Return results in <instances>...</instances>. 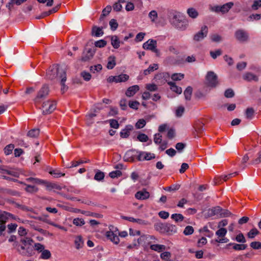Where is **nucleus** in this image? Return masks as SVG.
Returning a JSON list of instances; mask_svg holds the SVG:
<instances>
[{
  "mask_svg": "<svg viewBox=\"0 0 261 261\" xmlns=\"http://www.w3.org/2000/svg\"><path fill=\"white\" fill-rule=\"evenodd\" d=\"M118 230L117 228H115V230H112L110 229V230L107 231L106 233V238L115 244H118L120 241L118 236Z\"/></svg>",
  "mask_w": 261,
  "mask_h": 261,
  "instance_id": "obj_6",
  "label": "nucleus"
},
{
  "mask_svg": "<svg viewBox=\"0 0 261 261\" xmlns=\"http://www.w3.org/2000/svg\"><path fill=\"white\" fill-rule=\"evenodd\" d=\"M146 124V121L143 119H139L136 123L135 126L137 129L143 128Z\"/></svg>",
  "mask_w": 261,
  "mask_h": 261,
  "instance_id": "obj_51",
  "label": "nucleus"
},
{
  "mask_svg": "<svg viewBox=\"0 0 261 261\" xmlns=\"http://www.w3.org/2000/svg\"><path fill=\"white\" fill-rule=\"evenodd\" d=\"M102 29L99 27H94L92 29V34L96 37H99L103 35Z\"/></svg>",
  "mask_w": 261,
  "mask_h": 261,
  "instance_id": "obj_29",
  "label": "nucleus"
},
{
  "mask_svg": "<svg viewBox=\"0 0 261 261\" xmlns=\"http://www.w3.org/2000/svg\"><path fill=\"white\" fill-rule=\"evenodd\" d=\"M104 173L101 171H98L94 176V179L97 181H101L104 178Z\"/></svg>",
  "mask_w": 261,
  "mask_h": 261,
  "instance_id": "obj_48",
  "label": "nucleus"
},
{
  "mask_svg": "<svg viewBox=\"0 0 261 261\" xmlns=\"http://www.w3.org/2000/svg\"><path fill=\"white\" fill-rule=\"evenodd\" d=\"M148 17L150 19L151 21L154 22L158 18V13L156 11H151L148 14Z\"/></svg>",
  "mask_w": 261,
  "mask_h": 261,
  "instance_id": "obj_46",
  "label": "nucleus"
},
{
  "mask_svg": "<svg viewBox=\"0 0 261 261\" xmlns=\"http://www.w3.org/2000/svg\"><path fill=\"white\" fill-rule=\"evenodd\" d=\"M138 155L135 151L128 150L125 153L123 159L126 162H133L138 160Z\"/></svg>",
  "mask_w": 261,
  "mask_h": 261,
  "instance_id": "obj_9",
  "label": "nucleus"
},
{
  "mask_svg": "<svg viewBox=\"0 0 261 261\" xmlns=\"http://www.w3.org/2000/svg\"><path fill=\"white\" fill-rule=\"evenodd\" d=\"M140 89L138 85H134L128 88L125 92V95L127 97L133 96Z\"/></svg>",
  "mask_w": 261,
  "mask_h": 261,
  "instance_id": "obj_14",
  "label": "nucleus"
},
{
  "mask_svg": "<svg viewBox=\"0 0 261 261\" xmlns=\"http://www.w3.org/2000/svg\"><path fill=\"white\" fill-rule=\"evenodd\" d=\"M73 224L77 226H82L85 224L83 219L76 218L73 220Z\"/></svg>",
  "mask_w": 261,
  "mask_h": 261,
  "instance_id": "obj_38",
  "label": "nucleus"
},
{
  "mask_svg": "<svg viewBox=\"0 0 261 261\" xmlns=\"http://www.w3.org/2000/svg\"><path fill=\"white\" fill-rule=\"evenodd\" d=\"M258 233L259 231L256 228H253L248 232L247 236L249 238L253 239Z\"/></svg>",
  "mask_w": 261,
  "mask_h": 261,
  "instance_id": "obj_42",
  "label": "nucleus"
},
{
  "mask_svg": "<svg viewBox=\"0 0 261 261\" xmlns=\"http://www.w3.org/2000/svg\"><path fill=\"white\" fill-rule=\"evenodd\" d=\"M90 69L93 73L98 72L102 69V66L101 64H97L94 66H91Z\"/></svg>",
  "mask_w": 261,
  "mask_h": 261,
  "instance_id": "obj_56",
  "label": "nucleus"
},
{
  "mask_svg": "<svg viewBox=\"0 0 261 261\" xmlns=\"http://www.w3.org/2000/svg\"><path fill=\"white\" fill-rule=\"evenodd\" d=\"M3 173L11 175L14 177H18L19 175V172L17 170H5L3 169Z\"/></svg>",
  "mask_w": 261,
  "mask_h": 261,
  "instance_id": "obj_28",
  "label": "nucleus"
},
{
  "mask_svg": "<svg viewBox=\"0 0 261 261\" xmlns=\"http://www.w3.org/2000/svg\"><path fill=\"white\" fill-rule=\"evenodd\" d=\"M49 92V88L47 85H44L38 91V94L34 99V102L38 106L41 102V99L45 97Z\"/></svg>",
  "mask_w": 261,
  "mask_h": 261,
  "instance_id": "obj_3",
  "label": "nucleus"
},
{
  "mask_svg": "<svg viewBox=\"0 0 261 261\" xmlns=\"http://www.w3.org/2000/svg\"><path fill=\"white\" fill-rule=\"evenodd\" d=\"M260 7L261 0H255L253 2V4L252 5L251 8L253 10H256Z\"/></svg>",
  "mask_w": 261,
  "mask_h": 261,
  "instance_id": "obj_61",
  "label": "nucleus"
},
{
  "mask_svg": "<svg viewBox=\"0 0 261 261\" xmlns=\"http://www.w3.org/2000/svg\"><path fill=\"white\" fill-rule=\"evenodd\" d=\"M116 65L115 57L110 56L108 58V61L107 67L109 69H112Z\"/></svg>",
  "mask_w": 261,
  "mask_h": 261,
  "instance_id": "obj_23",
  "label": "nucleus"
},
{
  "mask_svg": "<svg viewBox=\"0 0 261 261\" xmlns=\"http://www.w3.org/2000/svg\"><path fill=\"white\" fill-rule=\"evenodd\" d=\"M46 76L49 80H54L57 77L61 79V91L64 92L67 90V87L65 85L66 81V72L62 69H60L57 65H53L46 73Z\"/></svg>",
  "mask_w": 261,
  "mask_h": 261,
  "instance_id": "obj_1",
  "label": "nucleus"
},
{
  "mask_svg": "<svg viewBox=\"0 0 261 261\" xmlns=\"http://www.w3.org/2000/svg\"><path fill=\"white\" fill-rule=\"evenodd\" d=\"M158 69V65L157 64H153L152 65H150L149 67L144 70V74L145 75H148L150 74L151 72L157 70Z\"/></svg>",
  "mask_w": 261,
  "mask_h": 261,
  "instance_id": "obj_27",
  "label": "nucleus"
},
{
  "mask_svg": "<svg viewBox=\"0 0 261 261\" xmlns=\"http://www.w3.org/2000/svg\"><path fill=\"white\" fill-rule=\"evenodd\" d=\"M171 218L176 222L182 221L184 219V217L180 214H173Z\"/></svg>",
  "mask_w": 261,
  "mask_h": 261,
  "instance_id": "obj_35",
  "label": "nucleus"
},
{
  "mask_svg": "<svg viewBox=\"0 0 261 261\" xmlns=\"http://www.w3.org/2000/svg\"><path fill=\"white\" fill-rule=\"evenodd\" d=\"M208 32V29L206 26L201 28L200 32L195 35L194 40L197 41H200L206 36Z\"/></svg>",
  "mask_w": 261,
  "mask_h": 261,
  "instance_id": "obj_10",
  "label": "nucleus"
},
{
  "mask_svg": "<svg viewBox=\"0 0 261 261\" xmlns=\"http://www.w3.org/2000/svg\"><path fill=\"white\" fill-rule=\"evenodd\" d=\"M149 193L145 190L137 192L135 194V197L138 199L145 200L149 197Z\"/></svg>",
  "mask_w": 261,
  "mask_h": 261,
  "instance_id": "obj_15",
  "label": "nucleus"
},
{
  "mask_svg": "<svg viewBox=\"0 0 261 261\" xmlns=\"http://www.w3.org/2000/svg\"><path fill=\"white\" fill-rule=\"evenodd\" d=\"M184 111H185V108L183 107H182V106L178 107L175 111L176 116H177L178 117H181Z\"/></svg>",
  "mask_w": 261,
  "mask_h": 261,
  "instance_id": "obj_58",
  "label": "nucleus"
},
{
  "mask_svg": "<svg viewBox=\"0 0 261 261\" xmlns=\"http://www.w3.org/2000/svg\"><path fill=\"white\" fill-rule=\"evenodd\" d=\"M56 108V103L53 100L44 101L42 105V113L44 115L53 112Z\"/></svg>",
  "mask_w": 261,
  "mask_h": 261,
  "instance_id": "obj_2",
  "label": "nucleus"
},
{
  "mask_svg": "<svg viewBox=\"0 0 261 261\" xmlns=\"http://www.w3.org/2000/svg\"><path fill=\"white\" fill-rule=\"evenodd\" d=\"M14 148V145L12 144L7 145L4 148V152L6 155H9Z\"/></svg>",
  "mask_w": 261,
  "mask_h": 261,
  "instance_id": "obj_37",
  "label": "nucleus"
},
{
  "mask_svg": "<svg viewBox=\"0 0 261 261\" xmlns=\"http://www.w3.org/2000/svg\"><path fill=\"white\" fill-rule=\"evenodd\" d=\"M194 232V228L191 226H187L184 229V234L186 236L192 234Z\"/></svg>",
  "mask_w": 261,
  "mask_h": 261,
  "instance_id": "obj_52",
  "label": "nucleus"
},
{
  "mask_svg": "<svg viewBox=\"0 0 261 261\" xmlns=\"http://www.w3.org/2000/svg\"><path fill=\"white\" fill-rule=\"evenodd\" d=\"M226 233L227 230L226 228H221L216 231V234L219 238H224L226 234Z\"/></svg>",
  "mask_w": 261,
  "mask_h": 261,
  "instance_id": "obj_41",
  "label": "nucleus"
},
{
  "mask_svg": "<svg viewBox=\"0 0 261 261\" xmlns=\"http://www.w3.org/2000/svg\"><path fill=\"white\" fill-rule=\"evenodd\" d=\"M233 6V3L232 2H229L221 6L219 9V10L223 13H226Z\"/></svg>",
  "mask_w": 261,
  "mask_h": 261,
  "instance_id": "obj_22",
  "label": "nucleus"
},
{
  "mask_svg": "<svg viewBox=\"0 0 261 261\" xmlns=\"http://www.w3.org/2000/svg\"><path fill=\"white\" fill-rule=\"evenodd\" d=\"M236 38L240 42H244L247 40L248 34L243 30H239L235 33Z\"/></svg>",
  "mask_w": 261,
  "mask_h": 261,
  "instance_id": "obj_12",
  "label": "nucleus"
},
{
  "mask_svg": "<svg viewBox=\"0 0 261 261\" xmlns=\"http://www.w3.org/2000/svg\"><path fill=\"white\" fill-rule=\"evenodd\" d=\"M81 75L86 81H89L91 78L90 73L85 71L81 73Z\"/></svg>",
  "mask_w": 261,
  "mask_h": 261,
  "instance_id": "obj_59",
  "label": "nucleus"
},
{
  "mask_svg": "<svg viewBox=\"0 0 261 261\" xmlns=\"http://www.w3.org/2000/svg\"><path fill=\"white\" fill-rule=\"evenodd\" d=\"M221 208L219 206L213 207L209 210V212L211 215L214 216L217 215L220 213Z\"/></svg>",
  "mask_w": 261,
  "mask_h": 261,
  "instance_id": "obj_39",
  "label": "nucleus"
},
{
  "mask_svg": "<svg viewBox=\"0 0 261 261\" xmlns=\"http://www.w3.org/2000/svg\"><path fill=\"white\" fill-rule=\"evenodd\" d=\"M247 247L245 244H235L233 246V248L236 250H245Z\"/></svg>",
  "mask_w": 261,
  "mask_h": 261,
  "instance_id": "obj_60",
  "label": "nucleus"
},
{
  "mask_svg": "<svg viewBox=\"0 0 261 261\" xmlns=\"http://www.w3.org/2000/svg\"><path fill=\"white\" fill-rule=\"evenodd\" d=\"M145 88L149 91L154 92L158 90V86L154 84H147L145 86Z\"/></svg>",
  "mask_w": 261,
  "mask_h": 261,
  "instance_id": "obj_45",
  "label": "nucleus"
},
{
  "mask_svg": "<svg viewBox=\"0 0 261 261\" xmlns=\"http://www.w3.org/2000/svg\"><path fill=\"white\" fill-rule=\"evenodd\" d=\"M192 93V88L188 87L184 91V95L186 100H190Z\"/></svg>",
  "mask_w": 261,
  "mask_h": 261,
  "instance_id": "obj_32",
  "label": "nucleus"
},
{
  "mask_svg": "<svg viewBox=\"0 0 261 261\" xmlns=\"http://www.w3.org/2000/svg\"><path fill=\"white\" fill-rule=\"evenodd\" d=\"M155 158V154L149 152H142L138 154V160H150Z\"/></svg>",
  "mask_w": 261,
  "mask_h": 261,
  "instance_id": "obj_13",
  "label": "nucleus"
},
{
  "mask_svg": "<svg viewBox=\"0 0 261 261\" xmlns=\"http://www.w3.org/2000/svg\"><path fill=\"white\" fill-rule=\"evenodd\" d=\"M182 20V17L180 15V14L176 13L174 15L172 19H171V22L172 24L175 26L176 25V22L178 23Z\"/></svg>",
  "mask_w": 261,
  "mask_h": 261,
  "instance_id": "obj_31",
  "label": "nucleus"
},
{
  "mask_svg": "<svg viewBox=\"0 0 261 261\" xmlns=\"http://www.w3.org/2000/svg\"><path fill=\"white\" fill-rule=\"evenodd\" d=\"M122 219H124V220H127L128 221H130V222H135V223H137L140 225H144V226H146V225H150V223L147 221H146V220H142V219H135L133 217H126V216H123L122 217Z\"/></svg>",
  "mask_w": 261,
  "mask_h": 261,
  "instance_id": "obj_11",
  "label": "nucleus"
},
{
  "mask_svg": "<svg viewBox=\"0 0 261 261\" xmlns=\"http://www.w3.org/2000/svg\"><path fill=\"white\" fill-rule=\"evenodd\" d=\"M111 44L113 46V47L115 49H117L119 48V47L120 46V41L117 36H114L112 37Z\"/></svg>",
  "mask_w": 261,
  "mask_h": 261,
  "instance_id": "obj_30",
  "label": "nucleus"
},
{
  "mask_svg": "<svg viewBox=\"0 0 261 261\" xmlns=\"http://www.w3.org/2000/svg\"><path fill=\"white\" fill-rule=\"evenodd\" d=\"M184 77V74L181 73H174L171 75V79L173 81H180Z\"/></svg>",
  "mask_w": 261,
  "mask_h": 261,
  "instance_id": "obj_47",
  "label": "nucleus"
},
{
  "mask_svg": "<svg viewBox=\"0 0 261 261\" xmlns=\"http://www.w3.org/2000/svg\"><path fill=\"white\" fill-rule=\"evenodd\" d=\"M51 257V253L48 250H44L40 256V258L43 259H48Z\"/></svg>",
  "mask_w": 261,
  "mask_h": 261,
  "instance_id": "obj_33",
  "label": "nucleus"
},
{
  "mask_svg": "<svg viewBox=\"0 0 261 261\" xmlns=\"http://www.w3.org/2000/svg\"><path fill=\"white\" fill-rule=\"evenodd\" d=\"M121 175V172L119 170L112 171L109 173V176L112 178L118 177L120 176Z\"/></svg>",
  "mask_w": 261,
  "mask_h": 261,
  "instance_id": "obj_63",
  "label": "nucleus"
},
{
  "mask_svg": "<svg viewBox=\"0 0 261 261\" xmlns=\"http://www.w3.org/2000/svg\"><path fill=\"white\" fill-rule=\"evenodd\" d=\"M74 244L76 249H79L83 247L84 241L81 236H77L75 238Z\"/></svg>",
  "mask_w": 261,
  "mask_h": 261,
  "instance_id": "obj_20",
  "label": "nucleus"
},
{
  "mask_svg": "<svg viewBox=\"0 0 261 261\" xmlns=\"http://www.w3.org/2000/svg\"><path fill=\"white\" fill-rule=\"evenodd\" d=\"M109 24L111 27V29L112 31H115L117 29L118 26V24L116 21V20L114 19H112L110 21Z\"/></svg>",
  "mask_w": 261,
  "mask_h": 261,
  "instance_id": "obj_54",
  "label": "nucleus"
},
{
  "mask_svg": "<svg viewBox=\"0 0 261 261\" xmlns=\"http://www.w3.org/2000/svg\"><path fill=\"white\" fill-rule=\"evenodd\" d=\"M129 75L126 74H121L116 76H110L107 79L108 83H112L115 82L116 83L125 82L129 79Z\"/></svg>",
  "mask_w": 261,
  "mask_h": 261,
  "instance_id": "obj_4",
  "label": "nucleus"
},
{
  "mask_svg": "<svg viewBox=\"0 0 261 261\" xmlns=\"http://www.w3.org/2000/svg\"><path fill=\"white\" fill-rule=\"evenodd\" d=\"M168 85L170 86V89L171 90L177 94H180L182 92V89L180 87H178L176 85V84L172 82H169L168 83Z\"/></svg>",
  "mask_w": 261,
  "mask_h": 261,
  "instance_id": "obj_21",
  "label": "nucleus"
},
{
  "mask_svg": "<svg viewBox=\"0 0 261 261\" xmlns=\"http://www.w3.org/2000/svg\"><path fill=\"white\" fill-rule=\"evenodd\" d=\"M156 44L157 42L156 40L149 39L143 44V47L145 49L150 50L154 53H157L158 50L156 48Z\"/></svg>",
  "mask_w": 261,
  "mask_h": 261,
  "instance_id": "obj_7",
  "label": "nucleus"
},
{
  "mask_svg": "<svg viewBox=\"0 0 261 261\" xmlns=\"http://www.w3.org/2000/svg\"><path fill=\"white\" fill-rule=\"evenodd\" d=\"M243 79L247 81H257L258 79V77L253 73L250 72H247L243 75Z\"/></svg>",
  "mask_w": 261,
  "mask_h": 261,
  "instance_id": "obj_19",
  "label": "nucleus"
},
{
  "mask_svg": "<svg viewBox=\"0 0 261 261\" xmlns=\"http://www.w3.org/2000/svg\"><path fill=\"white\" fill-rule=\"evenodd\" d=\"M150 248L158 252H162L166 249V247L164 245L152 244L150 246Z\"/></svg>",
  "mask_w": 261,
  "mask_h": 261,
  "instance_id": "obj_18",
  "label": "nucleus"
},
{
  "mask_svg": "<svg viewBox=\"0 0 261 261\" xmlns=\"http://www.w3.org/2000/svg\"><path fill=\"white\" fill-rule=\"evenodd\" d=\"M94 44L96 47L101 48L105 47L107 45V41L104 40H100L96 41Z\"/></svg>",
  "mask_w": 261,
  "mask_h": 261,
  "instance_id": "obj_57",
  "label": "nucleus"
},
{
  "mask_svg": "<svg viewBox=\"0 0 261 261\" xmlns=\"http://www.w3.org/2000/svg\"><path fill=\"white\" fill-rule=\"evenodd\" d=\"M26 180L28 182H33L34 184H42L43 182H44V180H42V179H40L39 178H33V177L28 178H27Z\"/></svg>",
  "mask_w": 261,
  "mask_h": 261,
  "instance_id": "obj_44",
  "label": "nucleus"
},
{
  "mask_svg": "<svg viewBox=\"0 0 261 261\" xmlns=\"http://www.w3.org/2000/svg\"><path fill=\"white\" fill-rule=\"evenodd\" d=\"M187 13L189 17L192 18H196L198 16V12L193 8H189L187 10Z\"/></svg>",
  "mask_w": 261,
  "mask_h": 261,
  "instance_id": "obj_26",
  "label": "nucleus"
},
{
  "mask_svg": "<svg viewBox=\"0 0 261 261\" xmlns=\"http://www.w3.org/2000/svg\"><path fill=\"white\" fill-rule=\"evenodd\" d=\"M250 247L254 249H261V243L259 242H252L250 244Z\"/></svg>",
  "mask_w": 261,
  "mask_h": 261,
  "instance_id": "obj_64",
  "label": "nucleus"
},
{
  "mask_svg": "<svg viewBox=\"0 0 261 261\" xmlns=\"http://www.w3.org/2000/svg\"><path fill=\"white\" fill-rule=\"evenodd\" d=\"M164 229L169 234H173L177 231L176 227L172 224L166 225L165 226Z\"/></svg>",
  "mask_w": 261,
  "mask_h": 261,
  "instance_id": "obj_24",
  "label": "nucleus"
},
{
  "mask_svg": "<svg viewBox=\"0 0 261 261\" xmlns=\"http://www.w3.org/2000/svg\"><path fill=\"white\" fill-rule=\"evenodd\" d=\"M10 215L6 212H0V235H3V232L6 229L5 224L7 222V216Z\"/></svg>",
  "mask_w": 261,
  "mask_h": 261,
  "instance_id": "obj_8",
  "label": "nucleus"
},
{
  "mask_svg": "<svg viewBox=\"0 0 261 261\" xmlns=\"http://www.w3.org/2000/svg\"><path fill=\"white\" fill-rule=\"evenodd\" d=\"M237 174V172H234V173H230V174H228L227 175H222L220 177V179H219V178H215L214 179V182H215V184H219L220 180L221 179H223V181H226L227 179H228L229 178L233 177V176H234L236 175Z\"/></svg>",
  "mask_w": 261,
  "mask_h": 261,
  "instance_id": "obj_17",
  "label": "nucleus"
},
{
  "mask_svg": "<svg viewBox=\"0 0 261 261\" xmlns=\"http://www.w3.org/2000/svg\"><path fill=\"white\" fill-rule=\"evenodd\" d=\"M254 111L252 108H247L246 111V116L247 118L251 119L254 115Z\"/></svg>",
  "mask_w": 261,
  "mask_h": 261,
  "instance_id": "obj_50",
  "label": "nucleus"
},
{
  "mask_svg": "<svg viewBox=\"0 0 261 261\" xmlns=\"http://www.w3.org/2000/svg\"><path fill=\"white\" fill-rule=\"evenodd\" d=\"M25 185L26 186L25 190L28 192L35 193V192H37L38 190V189L34 186H31V185H26V184H25Z\"/></svg>",
  "mask_w": 261,
  "mask_h": 261,
  "instance_id": "obj_40",
  "label": "nucleus"
},
{
  "mask_svg": "<svg viewBox=\"0 0 261 261\" xmlns=\"http://www.w3.org/2000/svg\"><path fill=\"white\" fill-rule=\"evenodd\" d=\"M188 26V22L185 20H182L179 22L177 23L176 22V25L175 27L179 30H185Z\"/></svg>",
  "mask_w": 261,
  "mask_h": 261,
  "instance_id": "obj_25",
  "label": "nucleus"
},
{
  "mask_svg": "<svg viewBox=\"0 0 261 261\" xmlns=\"http://www.w3.org/2000/svg\"><path fill=\"white\" fill-rule=\"evenodd\" d=\"M169 74L168 73H162L156 75L155 77L156 80H159L160 78L164 79V83L167 82L169 79Z\"/></svg>",
  "mask_w": 261,
  "mask_h": 261,
  "instance_id": "obj_36",
  "label": "nucleus"
},
{
  "mask_svg": "<svg viewBox=\"0 0 261 261\" xmlns=\"http://www.w3.org/2000/svg\"><path fill=\"white\" fill-rule=\"evenodd\" d=\"M161 258L164 260H168L171 257V253L168 251H163L160 254Z\"/></svg>",
  "mask_w": 261,
  "mask_h": 261,
  "instance_id": "obj_53",
  "label": "nucleus"
},
{
  "mask_svg": "<svg viewBox=\"0 0 261 261\" xmlns=\"http://www.w3.org/2000/svg\"><path fill=\"white\" fill-rule=\"evenodd\" d=\"M211 39L213 42H218L221 41L222 38L221 36L217 34H214L210 36Z\"/></svg>",
  "mask_w": 261,
  "mask_h": 261,
  "instance_id": "obj_55",
  "label": "nucleus"
},
{
  "mask_svg": "<svg viewBox=\"0 0 261 261\" xmlns=\"http://www.w3.org/2000/svg\"><path fill=\"white\" fill-rule=\"evenodd\" d=\"M207 84L208 86L215 87L218 84L217 75L213 71H208L206 76Z\"/></svg>",
  "mask_w": 261,
  "mask_h": 261,
  "instance_id": "obj_5",
  "label": "nucleus"
},
{
  "mask_svg": "<svg viewBox=\"0 0 261 261\" xmlns=\"http://www.w3.org/2000/svg\"><path fill=\"white\" fill-rule=\"evenodd\" d=\"M137 138L140 141L142 142H146L148 140V136L144 134H141L138 135Z\"/></svg>",
  "mask_w": 261,
  "mask_h": 261,
  "instance_id": "obj_62",
  "label": "nucleus"
},
{
  "mask_svg": "<svg viewBox=\"0 0 261 261\" xmlns=\"http://www.w3.org/2000/svg\"><path fill=\"white\" fill-rule=\"evenodd\" d=\"M133 126L131 125H126L120 133V137L122 138H127L130 135V132L133 130Z\"/></svg>",
  "mask_w": 261,
  "mask_h": 261,
  "instance_id": "obj_16",
  "label": "nucleus"
},
{
  "mask_svg": "<svg viewBox=\"0 0 261 261\" xmlns=\"http://www.w3.org/2000/svg\"><path fill=\"white\" fill-rule=\"evenodd\" d=\"M49 174L53 175L54 177L58 178L61 176H64L65 173L61 172L59 170L55 169L49 171Z\"/></svg>",
  "mask_w": 261,
  "mask_h": 261,
  "instance_id": "obj_34",
  "label": "nucleus"
},
{
  "mask_svg": "<svg viewBox=\"0 0 261 261\" xmlns=\"http://www.w3.org/2000/svg\"><path fill=\"white\" fill-rule=\"evenodd\" d=\"M39 134V129H33L30 130L28 133V136L32 138H36Z\"/></svg>",
  "mask_w": 261,
  "mask_h": 261,
  "instance_id": "obj_43",
  "label": "nucleus"
},
{
  "mask_svg": "<svg viewBox=\"0 0 261 261\" xmlns=\"http://www.w3.org/2000/svg\"><path fill=\"white\" fill-rule=\"evenodd\" d=\"M140 106V103L136 100L135 101H129L128 102V106L134 110H138L139 106Z\"/></svg>",
  "mask_w": 261,
  "mask_h": 261,
  "instance_id": "obj_49",
  "label": "nucleus"
}]
</instances>
